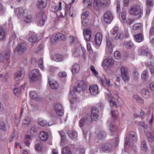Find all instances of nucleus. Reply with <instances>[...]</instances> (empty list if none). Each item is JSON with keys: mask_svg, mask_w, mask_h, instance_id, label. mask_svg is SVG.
<instances>
[{"mask_svg": "<svg viewBox=\"0 0 154 154\" xmlns=\"http://www.w3.org/2000/svg\"><path fill=\"white\" fill-rule=\"evenodd\" d=\"M141 149L145 152L147 150V147L145 141L143 140L141 143Z\"/></svg>", "mask_w": 154, "mask_h": 154, "instance_id": "nucleus-40", "label": "nucleus"}, {"mask_svg": "<svg viewBox=\"0 0 154 154\" xmlns=\"http://www.w3.org/2000/svg\"><path fill=\"white\" fill-rule=\"evenodd\" d=\"M124 45L127 48L131 49L132 48L134 44L131 41H128L125 43Z\"/></svg>", "mask_w": 154, "mask_h": 154, "instance_id": "nucleus-42", "label": "nucleus"}, {"mask_svg": "<svg viewBox=\"0 0 154 154\" xmlns=\"http://www.w3.org/2000/svg\"><path fill=\"white\" fill-rule=\"evenodd\" d=\"M91 21L87 19H85L82 20V23L84 26H87L90 23Z\"/></svg>", "mask_w": 154, "mask_h": 154, "instance_id": "nucleus-58", "label": "nucleus"}, {"mask_svg": "<svg viewBox=\"0 0 154 154\" xmlns=\"http://www.w3.org/2000/svg\"><path fill=\"white\" fill-rule=\"evenodd\" d=\"M67 134L72 139H76L78 136V134L75 131L68 130Z\"/></svg>", "mask_w": 154, "mask_h": 154, "instance_id": "nucleus-25", "label": "nucleus"}, {"mask_svg": "<svg viewBox=\"0 0 154 154\" xmlns=\"http://www.w3.org/2000/svg\"><path fill=\"white\" fill-rule=\"evenodd\" d=\"M0 129L3 130L4 131H6V125L3 122H0Z\"/></svg>", "mask_w": 154, "mask_h": 154, "instance_id": "nucleus-57", "label": "nucleus"}, {"mask_svg": "<svg viewBox=\"0 0 154 154\" xmlns=\"http://www.w3.org/2000/svg\"><path fill=\"white\" fill-rule=\"evenodd\" d=\"M27 50V46L26 44L22 43L17 45L16 50L19 54L25 52Z\"/></svg>", "mask_w": 154, "mask_h": 154, "instance_id": "nucleus-8", "label": "nucleus"}, {"mask_svg": "<svg viewBox=\"0 0 154 154\" xmlns=\"http://www.w3.org/2000/svg\"><path fill=\"white\" fill-rule=\"evenodd\" d=\"M106 136L105 133L103 131H101L98 134L97 137L100 139H102Z\"/></svg>", "mask_w": 154, "mask_h": 154, "instance_id": "nucleus-56", "label": "nucleus"}, {"mask_svg": "<svg viewBox=\"0 0 154 154\" xmlns=\"http://www.w3.org/2000/svg\"><path fill=\"white\" fill-rule=\"evenodd\" d=\"M40 77L39 71L36 69L32 70L29 75V80L30 82H36L39 79Z\"/></svg>", "mask_w": 154, "mask_h": 154, "instance_id": "nucleus-6", "label": "nucleus"}, {"mask_svg": "<svg viewBox=\"0 0 154 154\" xmlns=\"http://www.w3.org/2000/svg\"><path fill=\"white\" fill-rule=\"evenodd\" d=\"M102 39V36L101 33L100 32H97L95 35V38L94 39V43L97 46L100 45L101 44Z\"/></svg>", "mask_w": 154, "mask_h": 154, "instance_id": "nucleus-16", "label": "nucleus"}, {"mask_svg": "<svg viewBox=\"0 0 154 154\" xmlns=\"http://www.w3.org/2000/svg\"><path fill=\"white\" fill-rule=\"evenodd\" d=\"M126 13L125 12H122L120 14V19L122 23L125 22L126 20Z\"/></svg>", "mask_w": 154, "mask_h": 154, "instance_id": "nucleus-32", "label": "nucleus"}, {"mask_svg": "<svg viewBox=\"0 0 154 154\" xmlns=\"http://www.w3.org/2000/svg\"><path fill=\"white\" fill-rule=\"evenodd\" d=\"M130 14L134 16H137L138 18L140 17L143 15V10L141 7L138 5H133L131 6L129 11Z\"/></svg>", "mask_w": 154, "mask_h": 154, "instance_id": "nucleus-4", "label": "nucleus"}, {"mask_svg": "<svg viewBox=\"0 0 154 154\" xmlns=\"http://www.w3.org/2000/svg\"><path fill=\"white\" fill-rule=\"evenodd\" d=\"M59 134L60 136L61 141L62 142H64L66 139V134L65 133L62 131H60L59 132Z\"/></svg>", "mask_w": 154, "mask_h": 154, "instance_id": "nucleus-53", "label": "nucleus"}, {"mask_svg": "<svg viewBox=\"0 0 154 154\" xmlns=\"http://www.w3.org/2000/svg\"><path fill=\"white\" fill-rule=\"evenodd\" d=\"M112 38L116 40H122L124 38V34L122 33H118L115 36H112Z\"/></svg>", "mask_w": 154, "mask_h": 154, "instance_id": "nucleus-30", "label": "nucleus"}, {"mask_svg": "<svg viewBox=\"0 0 154 154\" xmlns=\"http://www.w3.org/2000/svg\"><path fill=\"white\" fill-rule=\"evenodd\" d=\"M38 38L37 36L35 35H32L29 39V41L30 42L32 43H35L36 42Z\"/></svg>", "mask_w": 154, "mask_h": 154, "instance_id": "nucleus-39", "label": "nucleus"}, {"mask_svg": "<svg viewBox=\"0 0 154 154\" xmlns=\"http://www.w3.org/2000/svg\"><path fill=\"white\" fill-rule=\"evenodd\" d=\"M10 51L9 50H7L5 51L3 55L5 60H8L9 59L10 57Z\"/></svg>", "mask_w": 154, "mask_h": 154, "instance_id": "nucleus-45", "label": "nucleus"}, {"mask_svg": "<svg viewBox=\"0 0 154 154\" xmlns=\"http://www.w3.org/2000/svg\"><path fill=\"white\" fill-rule=\"evenodd\" d=\"M101 83L104 86L107 85L109 87L112 86L113 85L111 84L110 80L105 76H103V78L101 79Z\"/></svg>", "mask_w": 154, "mask_h": 154, "instance_id": "nucleus-19", "label": "nucleus"}, {"mask_svg": "<svg viewBox=\"0 0 154 154\" xmlns=\"http://www.w3.org/2000/svg\"><path fill=\"white\" fill-rule=\"evenodd\" d=\"M24 71L23 69L18 70L15 74L14 79L16 81L22 79L24 76Z\"/></svg>", "mask_w": 154, "mask_h": 154, "instance_id": "nucleus-15", "label": "nucleus"}, {"mask_svg": "<svg viewBox=\"0 0 154 154\" xmlns=\"http://www.w3.org/2000/svg\"><path fill=\"white\" fill-rule=\"evenodd\" d=\"M87 87V85L85 82L82 81H78L75 84L74 90L71 91L69 97L71 98L72 97V99L75 98L76 95L75 94V91L80 92L85 90Z\"/></svg>", "mask_w": 154, "mask_h": 154, "instance_id": "nucleus-2", "label": "nucleus"}, {"mask_svg": "<svg viewBox=\"0 0 154 154\" xmlns=\"http://www.w3.org/2000/svg\"><path fill=\"white\" fill-rule=\"evenodd\" d=\"M42 147V144L40 140H37L36 141L35 148V149L38 151H40Z\"/></svg>", "mask_w": 154, "mask_h": 154, "instance_id": "nucleus-23", "label": "nucleus"}, {"mask_svg": "<svg viewBox=\"0 0 154 154\" xmlns=\"http://www.w3.org/2000/svg\"><path fill=\"white\" fill-rule=\"evenodd\" d=\"M16 11L18 12L17 14L18 17H23L24 21L27 23H31L32 20V18L30 15H29L27 10H23L19 9H17Z\"/></svg>", "mask_w": 154, "mask_h": 154, "instance_id": "nucleus-3", "label": "nucleus"}, {"mask_svg": "<svg viewBox=\"0 0 154 154\" xmlns=\"http://www.w3.org/2000/svg\"><path fill=\"white\" fill-rule=\"evenodd\" d=\"M2 78L3 79H2V81L3 83L7 84L8 82V77L7 75H4L2 74H0V78Z\"/></svg>", "mask_w": 154, "mask_h": 154, "instance_id": "nucleus-44", "label": "nucleus"}, {"mask_svg": "<svg viewBox=\"0 0 154 154\" xmlns=\"http://www.w3.org/2000/svg\"><path fill=\"white\" fill-rule=\"evenodd\" d=\"M58 35L59 40H64L65 39V36L63 34L61 33H58Z\"/></svg>", "mask_w": 154, "mask_h": 154, "instance_id": "nucleus-63", "label": "nucleus"}, {"mask_svg": "<svg viewBox=\"0 0 154 154\" xmlns=\"http://www.w3.org/2000/svg\"><path fill=\"white\" fill-rule=\"evenodd\" d=\"M110 113L112 115V117L115 119L117 118L118 116V112L117 111L112 110L111 111Z\"/></svg>", "mask_w": 154, "mask_h": 154, "instance_id": "nucleus-48", "label": "nucleus"}, {"mask_svg": "<svg viewBox=\"0 0 154 154\" xmlns=\"http://www.w3.org/2000/svg\"><path fill=\"white\" fill-rule=\"evenodd\" d=\"M30 98L33 99H36L37 97V94L34 91H31L30 93Z\"/></svg>", "mask_w": 154, "mask_h": 154, "instance_id": "nucleus-51", "label": "nucleus"}, {"mask_svg": "<svg viewBox=\"0 0 154 154\" xmlns=\"http://www.w3.org/2000/svg\"><path fill=\"white\" fill-rule=\"evenodd\" d=\"M38 1L37 7L39 9H41L46 7V4L45 2L46 0H38Z\"/></svg>", "mask_w": 154, "mask_h": 154, "instance_id": "nucleus-24", "label": "nucleus"}, {"mask_svg": "<svg viewBox=\"0 0 154 154\" xmlns=\"http://www.w3.org/2000/svg\"><path fill=\"white\" fill-rule=\"evenodd\" d=\"M114 55L115 58L118 60L120 59L121 55L120 52L118 51H116L114 53Z\"/></svg>", "mask_w": 154, "mask_h": 154, "instance_id": "nucleus-61", "label": "nucleus"}, {"mask_svg": "<svg viewBox=\"0 0 154 154\" xmlns=\"http://www.w3.org/2000/svg\"><path fill=\"white\" fill-rule=\"evenodd\" d=\"M113 19V15L109 11H107L104 15V22L108 24L110 23Z\"/></svg>", "mask_w": 154, "mask_h": 154, "instance_id": "nucleus-9", "label": "nucleus"}, {"mask_svg": "<svg viewBox=\"0 0 154 154\" xmlns=\"http://www.w3.org/2000/svg\"><path fill=\"white\" fill-rule=\"evenodd\" d=\"M90 93L92 95H96L98 94V87L96 85H92L89 87Z\"/></svg>", "mask_w": 154, "mask_h": 154, "instance_id": "nucleus-18", "label": "nucleus"}, {"mask_svg": "<svg viewBox=\"0 0 154 154\" xmlns=\"http://www.w3.org/2000/svg\"><path fill=\"white\" fill-rule=\"evenodd\" d=\"M24 143L26 146H29L31 142V138L30 136L28 135L26 136L24 140Z\"/></svg>", "mask_w": 154, "mask_h": 154, "instance_id": "nucleus-34", "label": "nucleus"}, {"mask_svg": "<svg viewBox=\"0 0 154 154\" xmlns=\"http://www.w3.org/2000/svg\"><path fill=\"white\" fill-rule=\"evenodd\" d=\"M146 3L147 8L152 7L154 5V2L152 0H145Z\"/></svg>", "mask_w": 154, "mask_h": 154, "instance_id": "nucleus-47", "label": "nucleus"}, {"mask_svg": "<svg viewBox=\"0 0 154 154\" xmlns=\"http://www.w3.org/2000/svg\"><path fill=\"white\" fill-rule=\"evenodd\" d=\"M101 7L100 2L97 0H94L93 3V7L96 10H99Z\"/></svg>", "mask_w": 154, "mask_h": 154, "instance_id": "nucleus-36", "label": "nucleus"}, {"mask_svg": "<svg viewBox=\"0 0 154 154\" xmlns=\"http://www.w3.org/2000/svg\"><path fill=\"white\" fill-rule=\"evenodd\" d=\"M55 60L57 62H61L63 60V57L62 55L59 54H56L54 57Z\"/></svg>", "mask_w": 154, "mask_h": 154, "instance_id": "nucleus-46", "label": "nucleus"}, {"mask_svg": "<svg viewBox=\"0 0 154 154\" xmlns=\"http://www.w3.org/2000/svg\"><path fill=\"white\" fill-rule=\"evenodd\" d=\"M146 136L148 140L150 142L154 141V131H148L146 132Z\"/></svg>", "mask_w": 154, "mask_h": 154, "instance_id": "nucleus-21", "label": "nucleus"}, {"mask_svg": "<svg viewBox=\"0 0 154 154\" xmlns=\"http://www.w3.org/2000/svg\"><path fill=\"white\" fill-rule=\"evenodd\" d=\"M37 17L39 20L37 23L38 25L39 26H42L44 24L47 20L46 15L44 14L43 12L41 11L38 14Z\"/></svg>", "mask_w": 154, "mask_h": 154, "instance_id": "nucleus-7", "label": "nucleus"}, {"mask_svg": "<svg viewBox=\"0 0 154 154\" xmlns=\"http://www.w3.org/2000/svg\"><path fill=\"white\" fill-rule=\"evenodd\" d=\"M99 2L101 6L103 8L108 6L110 3V0H100Z\"/></svg>", "mask_w": 154, "mask_h": 154, "instance_id": "nucleus-27", "label": "nucleus"}, {"mask_svg": "<svg viewBox=\"0 0 154 154\" xmlns=\"http://www.w3.org/2000/svg\"><path fill=\"white\" fill-rule=\"evenodd\" d=\"M135 124L137 126L139 127H143L145 128L146 126V124L143 122L142 121L140 122H136Z\"/></svg>", "mask_w": 154, "mask_h": 154, "instance_id": "nucleus-50", "label": "nucleus"}, {"mask_svg": "<svg viewBox=\"0 0 154 154\" xmlns=\"http://www.w3.org/2000/svg\"><path fill=\"white\" fill-rule=\"evenodd\" d=\"M58 35V33H57L56 34H54L52 36L50 39L52 43L57 42L59 41Z\"/></svg>", "mask_w": 154, "mask_h": 154, "instance_id": "nucleus-38", "label": "nucleus"}, {"mask_svg": "<svg viewBox=\"0 0 154 154\" xmlns=\"http://www.w3.org/2000/svg\"><path fill=\"white\" fill-rule=\"evenodd\" d=\"M121 76L124 81L128 80L129 78L127 68L124 67H121Z\"/></svg>", "mask_w": 154, "mask_h": 154, "instance_id": "nucleus-13", "label": "nucleus"}, {"mask_svg": "<svg viewBox=\"0 0 154 154\" xmlns=\"http://www.w3.org/2000/svg\"><path fill=\"white\" fill-rule=\"evenodd\" d=\"M133 98L140 104L144 103L143 100L137 94H134L133 96Z\"/></svg>", "mask_w": 154, "mask_h": 154, "instance_id": "nucleus-31", "label": "nucleus"}, {"mask_svg": "<svg viewBox=\"0 0 154 154\" xmlns=\"http://www.w3.org/2000/svg\"><path fill=\"white\" fill-rule=\"evenodd\" d=\"M38 66L39 67L42 69L43 68V60L42 57H41L38 60Z\"/></svg>", "mask_w": 154, "mask_h": 154, "instance_id": "nucleus-59", "label": "nucleus"}, {"mask_svg": "<svg viewBox=\"0 0 154 154\" xmlns=\"http://www.w3.org/2000/svg\"><path fill=\"white\" fill-rule=\"evenodd\" d=\"M129 137L128 138V140H125V148L129 147L130 143H135L136 142L137 140L136 134L134 132L131 131L128 133Z\"/></svg>", "mask_w": 154, "mask_h": 154, "instance_id": "nucleus-5", "label": "nucleus"}, {"mask_svg": "<svg viewBox=\"0 0 154 154\" xmlns=\"http://www.w3.org/2000/svg\"><path fill=\"white\" fill-rule=\"evenodd\" d=\"M39 128L35 125H33L31 127L30 132L31 134H34L37 133L38 131Z\"/></svg>", "mask_w": 154, "mask_h": 154, "instance_id": "nucleus-33", "label": "nucleus"}, {"mask_svg": "<svg viewBox=\"0 0 154 154\" xmlns=\"http://www.w3.org/2000/svg\"><path fill=\"white\" fill-rule=\"evenodd\" d=\"M98 110L95 107H93L91 109V118L89 116L82 118L79 122V126L82 127L85 125L90 124L92 121H96L98 117Z\"/></svg>", "mask_w": 154, "mask_h": 154, "instance_id": "nucleus-1", "label": "nucleus"}, {"mask_svg": "<svg viewBox=\"0 0 154 154\" xmlns=\"http://www.w3.org/2000/svg\"><path fill=\"white\" fill-rule=\"evenodd\" d=\"M140 51L142 55L146 56L150 60L152 59V56L151 55L148 49L146 47L143 46L141 47Z\"/></svg>", "mask_w": 154, "mask_h": 154, "instance_id": "nucleus-10", "label": "nucleus"}, {"mask_svg": "<svg viewBox=\"0 0 154 154\" xmlns=\"http://www.w3.org/2000/svg\"><path fill=\"white\" fill-rule=\"evenodd\" d=\"M5 38V32L4 29L0 27V40L4 39Z\"/></svg>", "mask_w": 154, "mask_h": 154, "instance_id": "nucleus-35", "label": "nucleus"}, {"mask_svg": "<svg viewBox=\"0 0 154 154\" xmlns=\"http://www.w3.org/2000/svg\"><path fill=\"white\" fill-rule=\"evenodd\" d=\"M142 94L143 96L145 98H147L150 95L149 91L146 89H143L142 90Z\"/></svg>", "mask_w": 154, "mask_h": 154, "instance_id": "nucleus-37", "label": "nucleus"}, {"mask_svg": "<svg viewBox=\"0 0 154 154\" xmlns=\"http://www.w3.org/2000/svg\"><path fill=\"white\" fill-rule=\"evenodd\" d=\"M112 146L110 143H106L103 145L101 147L102 150L105 152L108 153L112 150Z\"/></svg>", "mask_w": 154, "mask_h": 154, "instance_id": "nucleus-17", "label": "nucleus"}, {"mask_svg": "<svg viewBox=\"0 0 154 154\" xmlns=\"http://www.w3.org/2000/svg\"><path fill=\"white\" fill-rule=\"evenodd\" d=\"M90 70L96 76H97L98 72L95 69L94 67L93 66L91 65Z\"/></svg>", "mask_w": 154, "mask_h": 154, "instance_id": "nucleus-60", "label": "nucleus"}, {"mask_svg": "<svg viewBox=\"0 0 154 154\" xmlns=\"http://www.w3.org/2000/svg\"><path fill=\"white\" fill-rule=\"evenodd\" d=\"M118 27L115 26L111 30V33L113 36H114V35L118 32Z\"/></svg>", "mask_w": 154, "mask_h": 154, "instance_id": "nucleus-52", "label": "nucleus"}, {"mask_svg": "<svg viewBox=\"0 0 154 154\" xmlns=\"http://www.w3.org/2000/svg\"><path fill=\"white\" fill-rule=\"evenodd\" d=\"M109 103L110 106L111 107H115L116 108L119 107V106L117 104L116 102L113 100L110 101Z\"/></svg>", "mask_w": 154, "mask_h": 154, "instance_id": "nucleus-49", "label": "nucleus"}, {"mask_svg": "<svg viewBox=\"0 0 154 154\" xmlns=\"http://www.w3.org/2000/svg\"><path fill=\"white\" fill-rule=\"evenodd\" d=\"M55 110L57 116H62L63 115V107L60 104H57L55 106Z\"/></svg>", "mask_w": 154, "mask_h": 154, "instance_id": "nucleus-12", "label": "nucleus"}, {"mask_svg": "<svg viewBox=\"0 0 154 154\" xmlns=\"http://www.w3.org/2000/svg\"><path fill=\"white\" fill-rule=\"evenodd\" d=\"M39 137L40 139L43 141H46L48 137V134L44 131H41L39 135Z\"/></svg>", "mask_w": 154, "mask_h": 154, "instance_id": "nucleus-20", "label": "nucleus"}, {"mask_svg": "<svg viewBox=\"0 0 154 154\" xmlns=\"http://www.w3.org/2000/svg\"><path fill=\"white\" fill-rule=\"evenodd\" d=\"M90 13L88 11H86L83 12L81 16V19L82 20L87 19L86 18L88 16Z\"/></svg>", "mask_w": 154, "mask_h": 154, "instance_id": "nucleus-54", "label": "nucleus"}, {"mask_svg": "<svg viewBox=\"0 0 154 154\" xmlns=\"http://www.w3.org/2000/svg\"><path fill=\"white\" fill-rule=\"evenodd\" d=\"M62 154H72V152L70 150L69 147L66 146L64 147L62 149Z\"/></svg>", "mask_w": 154, "mask_h": 154, "instance_id": "nucleus-29", "label": "nucleus"}, {"mask_svg": "<svg viewBox=\"0 0 154 154\" xmlns=\"http://www.w3.org/2000/svg\"><path fill=\"white\" fill-rule=\"evenodd\" d=\"M134 38L136 41L138 42H140L144 40L143 35L140 33L136 35Z\"/></svg>", "mask_w": 154, "mask_h": 154, "instance_id": "nucleus-28", "label": "nucleus"}, {"mask_svg": "<svg viewBox=\"0 0 154 154\" xmlns=\"http://www.w3.org/2000/svg\"><path fill=\"white\" fill-rule=\"evenodd\" d=\"M48 82L50 85L51 88L53 89H57L58 87V84L54 80H50L49 79Z\"/></svg>", "mask_w": 154, "mask_h": 154, "instance_id": "nucleus-22", "label": "nucleus"}, {"mask_svg": "<svg viewBox=\"0 0 154 154\" xmlns=\"http://www.w3.org/2000/svg\"><path fill=\"white\" fill-rule=\"evenodd\" d=\"M109 129L112 132L117 131H118L117 127L114 125L112 122L109 125Z\"/></svg>", "mask_w": 154, "mask_h": 154, "instance_id": "nucleus-43", "label": "nucleus"}, {"mask_svg": "<svg viewBox=\"0 0 154 154\" xmlns=\"http://www.w3.org/2000/svg\"><path fill=\"white\" fill-rule=\"evenodd\" d=\"M142 26L143 25L141 23H137L134 25L132 29L133 30H136L138 29H140Z\"/></svg>", "mask_w": 154, "mask_h": 154, "instance_id": "nucleus-41", "label": "nucleus"}, {"mask_svg": "<svg viewBox=\"0 0 154 154\" xmlns=\"http://www.w3.org/2000/svg\"><path fill=\"white\" fill-rule=\"evenodd\" d=\"M30 122V119L29 118L26 117L24 119L23 122V125H28Z\"/></svg>", "mask_w": 154, "mask_h": 154, "instance_id": "nucleus-55", "label": "nucleus"}, {"mask_svg": "<svg viewBox=\"0 0 154 154\" xmlns=\"http://www.w3.org/2000/svg\"><path fill=\"white\" fill-rule=\"evenodd\" d=\"M106 98L108 100L109 102H110V101L114 99V97L110 92L109 94H107Z\"/></svg>", "mask_w": 154, "mask_h": 154, "instance_id": "nucleus-64", "label": "nucleus"}, {"mask_svg": "<svg viewBox=\"0 0 154 154\" xmlns=\"http://www.w3.org/2000/svg\"><path fill=\"white\" fill-rule=\"evenodd\" d=\"M141 77L143 80H145L147 78V72L146 71H144L143 72L141 75Z\"/></svg>", "mask_w": 154, "mask_h": 154, "instance_id": "nucleus-62", "label": "nucleus"}, {"mask_svg": "<svg viewBox=\"0 0 154 154\" xmlns=\"http://www.w3.org/2000/svg\"><path fill=\"white\" fill-rule=\"evenodd\" d=\"M114 60L111 57H108L105 59L102 64L103 67L106 66L108 68H110L113 65Z\"/></svg>", "mask_w": 154, "mask_h": 154, "instance_id": "nucleus-11", "label": "nucleus"}, {"mask_svg": "<svg viewBox=\"0 0 154 154\" xmlns=\"http://www.w3.org/2000/svg\"><path fill=\"white\" fill-rule=\"evenodd\" d=\"M83 34L85 40L86 41H90L91 36V30L89 29H84Z\"/></svg>", "mask_w": 154, "mask_h": 154, "instance_id": "nucleus-14", "label": "nucleus"}, {"mask_svg": "<svg viewBox=\"0 0 154 154\" xmlns=\"http://www.w3.org/2000/svg\"><path fill=\"white\" fill-rule=\"evenodd\" d=\"M80 70V66L77 64H75L72 68V72L74 74L78 73Z\"/></svg>", "mask_w": 154, "mask_h": 154, "instance_id": "nucleus-26", "label": "nucleus"}]
</instances>
